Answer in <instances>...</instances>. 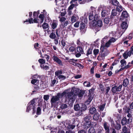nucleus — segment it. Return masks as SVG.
I'll return each mask as SVG.
<instances>
[{"instance_id": "obj_8", "label": "nucleus", "mask_w": 133, "mask_h": 133, "mask_svg": "<svg viewBox=\"0 0 133 133\" xmlns=\"http://www.w3.org/2000/svg\"><path fill=\"white\" fill-rule=\"evenodd\" d=\"M85 24L82 22L80 24V32L82 34L84 33L86 31V29L85 28Z\"/></svg>"}, {"instance_id": "obj_7", "label": "nucleus", "mask_w": 133, "mask_h": 133, "mask_svg": "<svg viewBox=\"0 0 133 133\" xmlns=\"http://www.w3.org/2000/svg\"><path fill=\"white\" fill-rule=\"evenodd\" d=\"M130 119H127V118L124 117L122 118L121 123L122 126L125 125L130 123L131 122H130Z\"/></svg>"}, {"instance_id": "obj_62", "label": "nucleus", "mask_w": 133, "mask_h": 133, "mask_svg": "<svg viewBox=\"0 0 133 133\" xmlns=\"http://www.w3.org/2000/svg\"><path fill=\"white\" fill-rule=\"evenodd\" d=\"M67 107V105L65 104H62L61 106V108L62 109H65Z\"/></svg>"}, {"instance_id": "obj_49", "label": "nucleus", "mask_w": 133, "mask_h": 133, "mask_svg": "<svg viewBox=\"0 0 133 133\" xmlns=\"http://www.w3.org/2000/svg\"><path fill=\"white\" fill-rule=\"evenodd\" d=\"M38 61L41 64H44L45 62V60L43 59H39L38 60Z\"/></svg>"}, {"instance_id": "obj_2", "label": "nucleus", "mask_w": 133, "mask_h": 133, "mask_svg": "<svg viewBox=\"0 0 133 133\" xmlns=\"http://www.w3.org/2000/svg\"><path fill=\"white\" fill-rule=\"evenodd\" d=\"M95 90V89L92 88L89 90V95L88 96L89 97L87 101V102H89V103L91 102L95 94L94 93Z\"/></svg>"}, {"instance_id": "obj_27", "label": "nucleus", "mask_w": 133, "mask_h": 133, "mask_svg": "<svg viewBox=\"0 0 133 133\" xmlns=\"http://www.w3.org/2000/svg\"><path fill=\"white\" fill-rule=\"evenodd\" d=\"M99 115L98 113H95L93 117V119L96 121L98 120L99 118Z\"/></svg>"}, {"instance_id": "obj_12", "label": "nucleus", "mask_w": 133, "mask_h": 133, "mask_svg": "<svg viewBox=\"0 0 133 133\" xmlns=\"http://www.w3.org/2000/svg\"><path fill=\"white\" fill-rule=\"evenodd\" d=\"M104 48H103L102 49L101 48H100V51L99 52V55L98 57H100L101 58H103L106 56L108 55V53L105 52L104 51Z\"/></svg>"}, {"instance_id": "obj_52", "label": "nucleus", "mask_w": 133, "mask_h": 133, "mask_svg": "<svg viewBox=\"0 0 133 133\" xmlns=\"http://www.w3.org/2000/svg\"><path fill=\"white\" fill-rule=\"evenodd\" d=\"M68 62L70 64H71L74 65H75V63H76L74 61L73 59H70L68 61Z\"/></svg>"}, {"instance_id": "obj_5", "label": "nucleus", "mask_w": 133, "mask_h": 133, "mask_svg": "<svg viewBox=\"0 0 133 133\" xmlns=\"http://www.w3.org/2000/svg\"><path fill=\"white\" fill-rule=\"evenodd\" d=\"M91 24L92 26L95 28L100 27L102 26V21L100 19L96 21H92Z\"/></svg>"}, {"instance_id": "obj_1", "label": "nucleus", "mask_w": 133, "mask_h": 133, "mask_svg": "<svg viewBox=\"0 0 133 133\" xmlns=\"http://www.w3.org/2000/svg\"><path fill=\"white\" fill-rule=\"evenodd\" d=\"M79 90L78 89L75 88L74 90H71L70 92L67 93V97L65 98V102L68 99V103H73L75 100V96L76 95H78L79 93Z\"/></svg>"}, {"instance_id": "obj_42", "label": "nucleus", "mask_w": 133, "mask_h": 133, "mask_svg": "<svg viewBox=\"0 0 133 133\" xmlns=\"http://www.w3.org/2000/svg\"><path fill=\"white\" fill-rule=\"evenodd\" d=\"M100 20V16H98V15H95L94 18V20L93 21H95Z\"/></svg>"}, {"instance_id": "obj_9", "label": "nucleus", "mask_w": 133, "mask_h": 133, "mask_svg": "<svg viewBox=\"0 0 133 133\" xmlns=\"http://www.w3.org/2000/svg\"><path fill=\"white\" fill-rule=\"evenodd\" d=\"M53 59L55 62H56L58 64L61 66L63 65L62 61L57 56L55 55L53 56Z\"/></svg>"}, {"instance_id": "obj_3", "label": "nucleus", "mask_w": 133, "mask_h": 133, "mask_svg": "<svg viewBox=\"0 0 133 133\" xmlns=\"http://www.w3.org/2000/svg\"><path fill=\"white\" fill-rule=\"evenodd\" d=\"M36 100V98H34L29 102L26 108V112H29V111L33 108L34 106L35 107V103Z\"/></svg>"}, {"instance_id": "obj_20", "label": "nucleus", "mask_w": 133, "mask_h": 133, "mask_svg": "<svg viewBox=\"0 0 133 133\" xmlns=\"http://www.w3.org/2000/svg\"><path fill=\"white\" fill-rule=\"evenodd\" d=\"M96 112V110L95 107H92L89 110V112L91 114H93Z\"/></svg>"}, {"instance_id": "obj_63", "label": "nucleus", "mask_w": 133, "mask_h": 133, "mask_svg": "<svg viewBox=\"0 0 133 133\" xmlns=\"http://www.w3.org/2000/svg\"><path fill=\"white\" fill-rule=\"evenodd\" d=\"M122 85H123L122 84L119 85L118 87L117 86V88L118 90V91H120L121 90Z\"/></svg>"}, {"instance_id": "obj_51", "label": "nucleus", "mask_w": 133, "mask_h": 133, "mask_svg": "<svg viewBox=\"0 0 133 133\" xmlns=\"http://www.w3.org/2000/svg\"><path fill=\"white\" fill-rule=\"evenodd\" d=\"M106 91H104V93H105V95H107L108 94V93L110 90V87H106Z\"/></svg>"}, {"instance_id": "obj_57", "label": "nucleus", "mask_w": 133, "mask_h": 133, "mask_svg": "<svg viewBox=\"0 0 133 133\" xmlns=\"http://www.w3.org/2000/svg\"><path fill=\"white\" fill-rule=\"evenodd\" d=\"M58 77L59 79H61L63 80L64 79L66 78L65 76L62 75H59Z\"/></svg>"}, {"instance_id": "obj_28", "label": "nucleus", "mask_w": 133, "mask_h": 133, "mask_svg": "<svg viewBox=\"0 0 133 133\" xmlns=\"http://www.w3.org/2000/svg\"><path fill=\"white\" fill-rule=\"evenodd\" d=\"M91 11L90 13H89V20L92 21L93 19V18H94V15L93 14V11L92 10Z\"/></svg>"}, {"instance_id": "obj_58", "label": "nucleus", "mask_w": 133, "mask_h": 133, "mask_svg": "<svg viewBox=\"0 0 133 133\" xmlns=\"http://www.w3.org/2000/svg\"><path fill=\"white\" fill-rule=\"evenodd\" d=\"M49 98V96L48 95H45L44 96L43 98L46 101H47Z\"/></svg>"}, {"instance_id": "obj_13", "label": "nucleus", "mask_w": 133, "mask_h": 133, "mask_svg": "<svg viewBox=\"0 0 133 133\" xmlns=\"http://www.w3.org/2000/svg\"><path fill=\"white\" fill-rule=\"evenodd\" d=\"M117 11L115 9H113L112 11L110 18L111 19H114L117 14Z\"/></svg>"}, {"instance_id": "obj_11", "label": "nucleus", "mask_w": 133, "mask_h": 133, "mask_svg": "<svg viewBox=\"0 0 133 133\" xmlns=\"http://www.w3.org/2000/svg\"><path fill=\"white\" fill-rule=\"evenodd\" d=\"M103 126L106 132L109 133L110 132L109 124L106 121L104 122Z\"/></svg>"}, {"instance_id": "obj_32", "label": "nucleus", "mask_w": 133, "mask_h": 133, "mask_svg": "<svg viewBox=\"0 0 133 133\" xmlns=\"http://www.w3.org/2000/svg\"><path fill=\"white\" fill-rule=\"evenodd\" d=\"M77 17L74 15L72 16L71 18V21L72 23H74L76 22L77 20Z\"/></svg>"}, {"instance_id": "obj_61", "label": "nucleus", "mask_w": 133, "mask_h": 133, "mask_svg": "<svg viewBox=\"0 0 133 133\" xmlns=\"http://www.w3.org/2000/svg\"><path fill=\"white\" fill-rule=\"evenodd\" d=\"M68 24V21H66L63 22V26L64 27H65L66 26H67V25Z\"/></svg>"}, {"instance_id": "obj_6", "label": "nucleus", "mask_w": 133, "mask_h": 133, "mask_svg": "<svg viewBox=\"0 0 133 133\" xmlns=\"http://www.w3.org/2000/svg\"><path fill=\"white\" fill-rule=\"evenodd\" d=\"M37 18H34V19H33L32 18H30V19H27L26 21H24L23 23H24L25 22H29L30 24L33 23H38L39 24H40V22L38 21H37Z\"/></svg>"}, {"instance_id": "obj_23", "label": "nucleus", "mask_w": 133, "mask_h": 133, "mask_svg": "<svg viewBox=\"0 0 133 133\" xmlns=\"http://www.w3.org/2000/svg\"><path fill=\"white\" fill-rule=\"evenodd\" d=\"M76 45L75 44L71 46L69 48V51L71 52H73L76 50Z\"/></svg>"}, {"instance_id": "obj_50", "label": "nucleus", "mask_w": 133, "mask_h": 133, "mask_svg": "<svg viewBox=\"0 0 133 133\" xmlns=\"http://www.w3.org/2000/svg\"><path fill=\"white\" fill-rule=\"evenodd\" d=\"M130 35V34H129V36H128V37H124L123 39V41H124L125 40L127 39H129V40L131 39L132 38V35Z\"/></svg>"}, {"instance_id": "obj_38", "label": "nucleus", "mask_w": 133, "mask_h": 133, "mask_svg": "<svg viewBox=\"0 0 133 133\" xmlns=\"http://www.w3.org/2000/svg\"><path fill=\"white\" fill-rule=\"evenodd\" d=\"M106 105L105 103H104L102 105H101L98 107L101 111H103L104 110Z\"/></svg>"}, {"instance_id": "obj_54", "label": "nucleus", "mask_w": 133, "mask_h": 133, "mask_svg": "<svg viewBox=\"0 0 133 133\" xmlns=\"http://www.w3.org/2000/svg\"><path fill=\"white\" fill-rule=\"evenodd\" d=\"M38 82V80L35 79H34L31 80V84H35V83H37Z\"/></svg>"}, {"instance_id": "obj_21", "label": "nucleus", "mask_w": 133, "mask_h": 133, "mask_svg": "<svg viewBox=\"0 0 133 133\" xmlns=\"http://www.w3.org/2000/svg\"><path fill=\"white\" fill-rule=\"evenodd\" d=\"M52 33H51L49 37L52 39H55L56 37V35L55 33V31L54 30H52Z\"/></svg>"}, {"instance_id": "obj_26", "label": "nucleus", "mask_w": 133, "mask_h": 133, "mask_svg": "<svg viewBox=\"0 0 133 133\" xmlns=\"http://www.w3.org/2000/svg\"><path fill=\"white\" fill-rule=\"evenodd\" d=\"M128 16V14L126 11H123L122 13L121 16L122 17L127 18Z\"/></svg>"}, {"instance_id": "obj_15", "label": "nucleus", "mask_w": 133, "mask_h": 133, "mask_svg": "<svg viewBox=\"0 0 133 133\" xmlns=\"http://www.w3.org/2000/svg\"><path fill=\"white\" fill-rule=\"evenodd\" d=\"M91 125V123L84 122L83 126L84 128L85 129L87 130L88 128H90Z\"/></svg>"}, {"instance_id": "obj_47", "label": "nucleus", "mask_w": 133, "mask_h": 133, "mask_svg": "<svg viewBox=\"0 0 133 133\" xmlns=\"http://www.w3.org/2000/svg\"><path fill=\"white\" fill-rule=\"evenodd\" d=\"M75 65L82 69H83L84 67V66L80 63H75Z\"/></svg>"}, {"instance_id": "obj_55", "label": "nucleus", "mask_w": 133, "mask_h": 133, "mask_svg": "<svg viewBox=\"0 0 133 133\" xmlns=\"http://www.w3.org/2000/svg\"><path fill=\"white\" fill-rule=\"evenodd\" d=\"M116 41V39L114 37H112L108 41L110 43L114 42Z\"/></svg>"}, {"instance_id": "obj_14", "label": "nucleus", "mask_w": 133, "mask_h": 133, "mask_svg": "<svg viewBox=\"0 0 133 133\" xmlns=\"http://www.w3.org/2000/svg\"><path fill=\"white\" fill-rule=\"evenodd\" d=\"M58 101V98H56L55 96H53L51 100V107H53L56 101Z\"/></svg>"}, {"instance_id": "obj_18", "label": "nucleus", "mask_w": 133, "mask_h": 133, "mask_svg": "<svg viewBox=\"0 0 133 133\" xmlns=\"http://www.w3.org/2000/svg\"><path fill=\"white\" fill-rule=\"evenodd\" d=\"M127 22L125 21L122 22L121 25V26L122 29L126 30L128 27Z\"/></svg>"}, {"instance_id": "obj_64", "label": "nucleus", "mask_w": 133, "mask_h": 133, "mask_svg": "<svg viewBox=\"0 0 133 133\" xmlns=\"http://www.w3.org/2000/svg\"><path fill=\"white\" fill-rule=\"evenodd\" d=\"M111 44L110 43L109 41L106 42L105 44V46L107 47H108L110 46Z\"/></svg>"}, {"instance_id": "obj_22", "label": "nucleus", "mask_w": 133, "mask_h": 133, "mask_svg": "<svg viewBox=\"0 0 133 133\" xmlns=\"http://www.w3.org/2000/svg\"><path fill=\"white\" fill-rule=\"evenodd\" d=\"M80 92H79V93L77 95L79 97H82L83 95H84L86 92L87 93V91L86 90H80Z\"/></svg>"}, {"instance_id": "obj_33", "label": "nucleus", "mask_w": 133, "mask_h": 133, "mask_svg": "<svg viewBox=\"0 0 133 133\" xmlns=\"http://www.w3.org/2000/svg\"><path fill=\"white\" fill-rule=\"evenodd\" d=\"M111 4L113 5L117 6L119 4V3L117 0H112Z\"/></svg>"}, {"instance_id": "obj_31", "label": "nucleus", "mask_w": 133, "mask_h": 133, "mask_svg": "<svg viewBox=\"0 0 133 133\" xmlns=\"http://www.w3.org/2000/svg\"><path fill=\"white\" fill-rule=\"evenodd\" d=\"M116 10L119 12H120L123 10L122 7L119 4L116 8Z\"/></svg>"}, {"instance_id": "obj_48", "label": "nucleus", "mask_w": 133, "mask_h": 133, "mask_svg": "<svg viewBox=\"0 0 133 133\" xmlns=\"http://www.w3.org/2000/svg\"><path fill=\"white\" fill-rule=\"evenodd\" d=\"M74 110L75 111H77L80 109V107L79 104H77L74 106Z\"/></svg>"}, {"instance_id": "obj_34", "label": "nucleus", "mask_w": 133, "mask_h": 133, "mask_svg": "<svg viewBox=\"0 0 133 133\" xmlns=\"http://www.w3.org/2000/svg\"><path fill=\"white\" fill-rule=\"evenodd\" d=\"M62 70H58L55 72V76L58 77L59 74H62Z\"/></svg>"}, {"instance_id": "obj_17", "label": "nucleus", "mask_w": 133, "mask_h": 133, "mask_svg": "<svg viewBox=\"0 0 133 133\" xmlns=\"http://www.w3.org/2000/svg\"><path fill=\"white\" fill-rule=\"evenodd\" d=\"M110 11L105 10H103L101 12V15L103 17L108 15L110 14Z\"/></svg>"}, {"instance_id": "obj_35", "label": "nucleus", "mask_w": 133, "mask_h": 133, "mask_svg": "<svg viewBox=\"0 0 133 133\" xmlns=\"http://www.w3.org/2000/svg\"><path fill=\"white\" fill-rule=\"evenodd\" d=\"M88 133H96L95 129L93 127H91L88 131Z\"/></svg>"}, {"instance_id": "obj_37", "label": "nucleus", "mask_w": 133, "mask_h": 133, "mask_svg": "<svg viewBox=\"0 0 133 133\" xmlns=\"http://www.w3.org/2000/svg\"><path fill=\"white\" fill-rule=\"evenodd\" d=\"M42 28L43 29L45 30L49 28L48 24L46 23H44L42 25Z\"/></svg>"}, {"instance_id": "obj_59", "label": "nucleus", "mask_w": 133, "mask_h": 133, "mask_svg": "<svg viewBox=\"0 0 133 133\" xmlns=\"http://www.w3.org/2000/svg\"><path fill=\"white\" fill-rule=\"evenodd\" d=\"M61 44L63 47H64L65 46L66 43L65 40L63 39H62L61 41Z\"/></svg>"}, {"instance_id": "obj_19", "label": "nucleus", "mask_w": 133, "mask_h": 133, "mask_svg": "<svg viewBox=\"0 0 133 133\" xmlns=\"http://www.w3.org/2000/svg\"><path fill=\"white\" fill-rule=\"evenodd\" d=\"M129 79L127 78L124 79L122 85L123 86L125 87H127L129 84Z\"/></svg>"}, {"instance_id": "obj_10", "label": "nucleus", "mask_w": 133, "mask_h": 133, "mask_svg": "<svg viewBox=\"0 0 133 133\" xmlns=\"http://www.w3.org/2000/svg\"><path fill=\"white\" fill-rule=\"evenodd\" d=\"M92 119V117L90 114H89L84 117V122L91 123Z\"/></svg>"}, {"instance_id": "obj_39", "label": "nucleus", "mask_w": 133, "mask_h": 133, "mask_svg": "<svg viewBox=\"0 0 133 133\" xmlns=\"http://www.w3.org/2000/svg\"><path fill=\"white\" fill-rule=\"evenodd\" d=\"M41 47V45L38 44V43H35L34 44V48L36 50H38Z\"/></svg>"}, {"instance_id": "obj_25", "label": "nucleus", "mask_w": 133, "mask_h": 133, "mask_svg": "<svg viewBox=\"0 0 133 133\" xmlns=\"http://www.w3.org/2000/svg\"><path fill=\"white\" fill-rule=\"evenodd\" d=\"M83 114V111L81 109H79L77 111L75 112L76 116H82Z\"/></svg>"}, {"instance_id": "obj_44", "label": "nucleus", "mask_w": 133, "mask_h": 133, "mask_svg": "<svg viewBox=\"0 0 133 133\" xmlns=\"http://www.w3.org/2000/svg\"><path fill=\"white\" fill-rule=\"evenodd\" d=\"M127 119H130V122L131 123L132 121V115L129 113H128V114L127 115Z\"/></svg>"}, {"instance_id": "obj_24", "label": "nucleus", "mask_w": 133, "mask_h": 133, "mask_svg": "<svg viewBox=\"0 0 133 133\" xmlns=\"http://www.w3.org/2000/svg\"><path fill=\"white\" fill-rule=\"evenodd\" d=\"M41 13L42 14H40L38 16L39 18L41 19L40 24H41L43 22L44 17V14L43 13V12H42Z\"/></svg>"}, {"instance_id": "obj_43", "label": "nucleus", "mask_w": 133, "mask_h": 133, "mask_svg": "<svg viewBox=\"0 0 133 133\" xmlns=\"http://www.w3.org/2000/svg\"><path fill=\"white\" fill-rule=\"evenodd\" d=\"M83 84L84 85L87 87H89L90 86V82L87 81L84 82Z\"/></svg>"}, {"instance_id": "obj_56", "label": "nucleus", "mask_w": 133, "mask_h": 133, "mask_svg": "<svg viewBox=\"0 0 133 133\" xmlns=\"http://www.w3.org/2000/svg\"><path fill=\"white\" fill-rule=\"evenodd\" d=\"M75 4H74L71 3V5L68 8V9L69 10H71L75 6Z\"/></svg>"}, {"instance_id": "obj_4", "label": "nucleus", "mask_w": 133, "mask_h": 133, "mask_svg": "<svg viewBox=\"0 0 133 133\" xmlns=\"http://www.w3.org/2000/svg\"><path fill=\"white\" fill-rule=\"evenodd\" d=\"M75 52V56L77 57H78L81 56V54H83L84 51L82 48L81 46H77Z\"/></svg>"}, {"instance_id": "obj_45", "label": "nucleus", "mask_w": 133, "mask_h": 133, "mask_svg": "<svg viewBox=\"0 0 133 133\" xmlns=\"http://www.w3.org/2000/svg\"><path fill=\"white\" fill-rule=\"evenodd\" d=\"M56 34L57 36V38H58V39L59 38V37L60 36V29H57L56 30Z\"/></svg>"}, {"instance_id": "obj_60", "label": "nucleus", "mask_w": 133, "mask_h": 133, "mask_svg": "<svg viewBox=\"0 0 133 133\" xmlns=\"http://www.w3.org/2000/svg\"><path fill=\"white\" fill-rule=\"evenodd\" d=\"M34 18H37L38 17V15H37L36 11H34L33 14Z\"/></svg>"}, {"instance_id": "obj_30", "label": "nucleus", "mask_w": 133, "mask_h": 133, "mask_svg": "<svg viewBox=\"0 0 133 133\" xmlns=\"http://www.w3.org/2000/svg\"><path fill=\"white\" fill-rule=\"evenodd\" d=\"M93 50V48H90L87 50V52L86 54V55L88 57L89 55L92 54V51Z\"/></svg>"}, {"instance_id": "obj_53", "label": "nucleus", "mask_w": 133, "mask_h": 133, "mask_svg": "<svg viewBox=\"0 0 133 133\" xmlns=\"http://www.w3.org/2000/svg\"><path fill=\"white\" fill-rule=\"evenodd\" d=\"M128 131V129L127 127L124 126L122 128V131L124 133H127Z\"/></svg>"}, {"instance_id": "obj_16", "label": "nucleus", "mask_w": 133, "mask_h": 133, "mask_svg": "<svg viewBox=\"0 0 133 133\" xmlns=\"http://www.w3.org/2000/svg\"><path fill=\"white\" fill-rule=\"evenodd\" d=\"M50 24L51 25V28H52V30L56 29L58 25L57 21L53 20L52 24Z\"/></svg>"}, {"instance_id": "obj_36", "label": "nucleus", "mask_w": 133, "mask_h": 133, "mask_svg": "<svg viewBox=\"0 0 133 133\" xmlns=\"http://www.w3.org/2000/svg\"><path fill=\"white\" fill-rule=\"evenodd\" d=\"M76 125H72V124H68V125L66 126H65L67 128L69 129H73L75 127Z\"/></svg>"}, {"instance_id": "obj_41", "label": "nucleus", "mask_w": 133, "mask_h": 133, "mask_svg": "<svg viewBox=\"0 0 133 133\" xmlns=\"http://www.w3.org/2000/svg\"><path fill=\"white\" fill-rule=\"evenodd\" d=\"M110 18L109 17H107L104 19V22L106 24H108L110 22Z\"/></svg>"}, {"instance_id": "obj_29", "label": "nucleus", "mask_w": 133, "mask_h": 133, "mask_svg": "<svg viewBox=\"0 0 133 133\" xmlns=\"http://www.w3.org/2000/svg\"><path fill=\"white\" fill-rule=\"evenodd\" d=\"M111 90L112 92L114 94L117 91H118L117 88V86L115 85L112 87V88Z\"/></svg>"}, {"instance_id": "obj_40", "label": "nucleus", "mask_w": 133, "mask_h": 133, "mask_svg": "<svg viewBox=\"0 0 133 133\" xmlns=\"http://www.w3.org/2000/svg\"><path fill=\"white\" fill-rule=\"evenodd\" d=\"M36 114L37 115H40L41 114V109L40 107H38L37 109L36 112Z\"/></svg>"}, {"instance_id": "obj_46", "label": "nucleus", "mask_w": 133, "mask_h": 133, "mask_svg": "<svg viewBox=\"0 0 133 133\" xmlns=\"http://www.w3.org/2000/svg\"><path fill=\"white\" fill-rule=\"evenodd\" d=\"M99 52V50L98 49H95L93 50L94 54L95 55V56L98 54Z\"/></svg>"}]
</instances>
